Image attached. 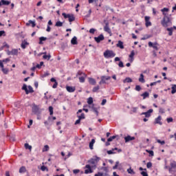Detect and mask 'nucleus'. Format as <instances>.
<instances>
[{"mask_svg": "<svg viewBox=\"0 0 176 176\" xmlns=\"http://www.w3.org/2000/svg\"><path fill=\"white\" fill-rule=\"evenodd\" d=\"M161 24L164 27V28H167L169 25H172L173 22L171 21V19H170V17L164 16L163 19L161 21Z\"/></svg>", "mask_w": 176, "mask_h": 176, "instance_id": "obj_1", "label": "nucleus"}, {"mask_svg": "<svg viewBox=\"0 0 176 176\" xmlns=\"http://www.w3.org/2000/svg\"><path fill=\"white\" fill-rule=\"evenodd\" d=\"M103 56L105 58H112L116 56V54L112 50H107L104 52Z\"/></svg>", "mask_w": 176, "mask_h": 176, "instance_id": "obj_2", "label": "nucleus"}, {"mask_svg": "<svg viewBox=\"0 0 176 176\" xmlns=\"http://www.w3.org/2000/svg\"><path fill=\"white\" fill-rule=\"evenodd\" d=\"M76 76H79L78 79L80 83H85V80H86V78L87 77V75H86V74L80 71L77 73Z\"/></svg>", "mask_w": 176, "mask_h": 176, "instance_id": "obj_3", "label": "nucleus"}, {"mask_svg": "<svg viewBox=\"0 0 176 176\" xmlns=\"http://www.w3.org/2000/svg\"><path fill=\"white\" fill-rule=\"evenodd\" d=\"M32 112L37 116H39L42 113V111H41V109H39V107L36 104H33V107H32Z\"/></svg>", "mask_w": 176, "mask_h": 176, "instance_id": "obj_4", "label": "nucleus"}, {"mask_svg": "<svg viewBox=\"0 0 176 176\" xmlns=\"http://www.w3.org/2000/svg\"><path fill=\"white\" fill-rule=\"evenodd\" d=\"M62 16H63L64 19H68L70 24L72 21H75V16L73 14H66L65 12L62 13Z\"/></svg>", "mask_w": 176, "mask_h": 176, "instance_id": "obj_5", "label": "nucleus"}, {"mask_svg": "<svg viewBox=\"0 0 176 176\" xmlns=\"http://www.w3.org/2000/svg\"><path fill=\"white\" fill-rule=\"evenodd\" d=\"M62 16H63L64 19H68L70 24L72 21H75V16L73 14H66L65 12L62 13Z\"/></svg>", "mask_w": 176, "mask_h": 176, "instance_id": "obj_6", "label": "nucleus"}, {"mask_svg": "<svg viewBox=\"0 0 176 176\" xmlns=\"http://www.w3.org/2000/svg\"><path fill=\"white\" fill-rule=\"evenodd\" d=\"M22 90H24L25 91V94H30V93H34V89L32 88V87L31 85H28L27 88V85L25 84H23L22 87Z\"/></svg>", "mask_w": 176, "mask_h": 176, "instance_id": "obj_7", "label": "nucleus"}, {"mask_svg": "<svg viewBox=\"0 0 176 176\" xmlns=\"http://www.w3.org/2000/svg\"><path fill=\"white\" fill-rule=\"evenodd\" d=\"M169 167V173L170 174H175L176 173V162L173 161V162L170 163Z\"/></svg>", "mask_w": 176, "mask_h": 176, "instance_id": "obj_8", "label": "nucleus"}, {"mask_svg": "<svg viewBox=\"0 0 176 176\" xmlns=\"http://www.w3.org/2000/svg\"><path fill=\"white\" fill-rule=\"evenodd\" d=\"M100 157H96V158H91V160H88V163H89V164H93L92 167H96V164L98 163Z\"/></svg>", "mask_w": 176, "mask_h": 176, "instance_id": "obj_9", "label": "nucleus"}, {"mask_svg": "<svg viewBox=\"0 0 176 176\" xmlns=\"http://www.w3.org/2000/svg\"><path fill=\"white\" fill-rule=\"evenodd\" d=\"M104 31L105 32H107V34H109L110 36H112V31L111 30V28H109V23L106 22L105 25L104 27Z\"/></svg>", "mask_w": 176, "mask_h": 176, "instance_id": "obj_10", "label": "nucleus"}, {"mask_svg": "<svg viewBox=\"0 0 176 176\" xmlns=\"http://www.w3.org/2000/svg\"><path fill=\"white\" fill-rule=\"evenodd\" d=\"M148 46L149 47H153L155 50H159V43L157 42L152 43L149 41Z\"/></svg>", "mask_w": 176, "mask_h": 176, "instance_id": "obj_11", "label": "nucleus"}, {"mask_svg": "<svg viewBox=\"0 0 176 176\" xmlns=\"http://www.w3.org/2000/svg\"><path fill=\"white\" fill-rule=\"evenodd\" d=\"M90 108L94 112V113H96V116H98V109H100V107H96L94 104H92Z\"/></svg>", "mask_w": 176, "mask_h": 176, "instance_id": "obj_12", "label": "nucleus"}, {"mask_svg": "<svg viewBox=\"0 0 176 176\" xmlns=\"http://www.w3.org/2000/svg\"><path fill=\"white\" fill-rule=\"evenodd\" d=\"M104 39H105V38L102 34H100L98 37H94V41H96L97 43H100V42H101V41H104Z\"/></svg>", "mask_w": 176, "mask_h": 176, "instance_id": "obj_13", "label": "nucleus"}, {"mask_svg": "<svg viewBox=\"0 0 176 176\" xmlns=\"http://www.w3.org/2000/svg\"><path fill=\"white\" fill-rule=\"evenodd\" d=\"M153 112V109H150L146 112H142L140 115H144L145 118H151V114Z\"/></svg>", "mask_w": 176, "mask_h": 176, "instance_id": "obj_14", "label": "nucleus"}, {"mask_svg": "<svg viewBox=\"0 0 176 176\" xmlns=\"http://www.w3.org/2000/svg\"><path fill=\"white\" fill-rule=\"evenodd\" d=\"M135 140V137H131L130 135H128L126 137H124V141L126 143L130 142V141H134Z\"/></svg>", "mask_w": 176, "mask_h": 176, "instance_id": "obj_15", "label": "nucleus"}, {"mask_svg": "<svg viewBox=\"0 0 176 176\" xmlns=\"http://www.w3.org/2000/svg\"><path fill=\"white\" fill-rule=\"evenodd\" d=\"M85 168H88V169H86L85 170V174H91V173H93V170L91 169V166H90V165L87 164L85 166Z\"/></svg>", "mask_w": 176, "mask_h": 176, "instance_id": "obj_16", "label": "nucleus"}, {"mask_svg": "<svg viewBox=\"0 0 176 176\" xmlns=\"http://www.w3.org/2000/svg\"><path fill=\"white\" fill-rule=\"evenodd\" d=\"M30 45V43H28L26 40L22 41V43L21 44V47L22 49H25L27 46Z\"/></svg>", "mask_w": 176, "mask_h": 176, "instance_id": "obj_17", "label": "nucleus"}, {"mask_svg": "<svg viewBox=\"0 0 176 176\" xmlns=\"http://www.w3.org/2000/svg\"><path fill=\"white\" fill-rule=\"evenodd\" d=\"M151 17L146 16L144 17V20L146 22V27H150V25H152V23H151V21H149Z\"/></svg>", "mask_w": 176, "mask_h": 176, "instance_id": "obj_18", "label": "nucleus"}, {"mask_svg": "<svg viewBox=\"0 0 176 176\" xmlns=\"http://www.w3.org/2000/svg\"><path fill=\"white\" fill-rule=\"evenodd\" d=\"M160 120H162V116H159L157 118L155 119V124L162 126V124H163V122Z\"/></svg>", "mask_w": 176, "mask_h": 176, "instance_id": "obj_19", "label": "nucleus"}, {"mask_svg": "<svg viewBox=\"0 0 176 176\" xmlns=\"http://www.w3.org/2000/svg\"><path fill=\"white\" fill-rule=\"evenodd\" d=\"M51 82H54V84L52 85V88L53 89H57V86H58V82H57V80H56V78H52L50 79Z\"/></svg>", "mask_w": 176, "mask_h": 176, "instance_id": "obj_20", "label": "nucleus"}, {"mask_svg": "<svg viewBox=\"0 0 176 176\" xmlns=\"http://www.w3.org/2000/svg\"><path fill=\"white\" fill-rule=\"evenodd\" d=\"M66 90L69 93H74V91H75V90H76V88H75V87L67 86V87H66Z\"/></svg>", "mask_w": 176, "mask_h": 176, "instance_id": "obj_21", "label": "nucleus"}, {"mask_svg": "<svg viewBox=\"0 0 176 176\" xmlns=\"http://www.w3.org/2000/svg\"><path fill=\"white\" fill-rule=\"evenodd\" d=\"M72 45H78V38L74 36L71 40Z\"/></svg>", "mask_w": 176, "mask_h": 176, "instance_id": "obj_22", "label": "nucleus"}, {"mask_svg": "<svg viewBox=\"0 0 176 176\" xmlns=\"http://www.w3.org/2000/svg\"><path fill=\"white\" fill-rule=\"evenodd\" d=\"M116 46L117 47H120V49H124V45H123V41H118Z\"/></svg>", "mask_w": 176, "mask_h": 176, "instance_id": "obj_23", "label": "nucleus"}, {"mask_svg": "<svg viewBox=\"0 0 176 176\" xmlns=\"http://www.w3.org/2000/svg\"><path fill=\"white\" fill-rule=\"evenodd\" d=\"M10 54H12V56H17V54H19V50L13 49L12 51H10Z\"/></svg>", "mask_w": 176, "mask_h": 176, "instance_id": "obj_24", "label": "nucleus"}, {"mask_svg": "<svg viewBox=\"0 0 176 176\" xmlns=\"http://www.w3.org/2000/svg\"><path fill=\"white\" fill-rule=\"evenodd\" d=\"M134 56H135V52L134 50H132L131 52V54H129V58H131V63H132L133 60H134Z\"/></svg>", "mask_w": 176, "mask_h": 176, "instance_id": "obj_25", "label": "nucleus"}, {"mask_svg": "<svg viewBox=\"0 0 176 176\" xmlns=\"http://www.w3.org/2000/svg\"><path fill=\"white\" fill-rule=\"evenodd\" d=\"M89 82L90 83V85H92L93 86L96 85V83H97V82L96 81V79L93 78H89Z\"/></svg>", "mask_w": 176, "mask_h": 176, "instance_id": "obj_26", "label": "nucleus"}, {"mask_svg": "<svg viewBox=\"0 0 176 176\" xmlns=\"http://www.w3.org/2000/svg\"><path fill=\"white\" fill-rule=\"evenodd\" d=\"M47 38L44 37V36H41L39 38V45H43V41H47Z\"/></svg>", "mask_w": 176, "mask_h": 176, "instance_id": "obj_27", "label": "nucleus"}, {"mask_svg": "<svg viewBox=\"0 0 176 176\" xmlns=\"http://www.w3.org/2000/svg\"><path fill=\"white\" fill-rule=\"evenodd\" d=\"M173 30H174V27L166 28V31H168L169 36H173Z\"/></svg>", "mask_w": 176, "mask_h": 176, "instance_id": "obj_28", "label": "nucleus"}, {"mask_svg": "<svg viewBox=\"0 0 176 176\" xmlns=\"http://www.w3.org/2000/svg\"><path fill=\"white\" fill-rule=\"evenodd\" d=\"M94 144H96V140L92 139L89 142V148L94 149L93 146H94Z\"/></svg>", "mask_w": 176, "mask_h": 176, "instance_id": "obj_29", "label": "nucleus"}, {"mask_svg": "<svg viewBox=\"0 0 176 176\" xmlns=\"http://www.w3.org/2000/svg\"><path fill=\"white\" fill-rule=\"evenodd\" d=\"M141 96L143 97V100H145V98H148V97H149V92L146 91L142 94Z\"/></svg>", "mask_w": 176, "mask_h": 176, "instance_id": "obj_30", "label": "nucleus"}, {"mask_svg": "<svg viewBox=\"0 0 176 176\" xmlns=\"http://www.w3.org/2000/svg\"><path fill=\"white\" fill-rule=\"evenodd\" d=\"M131 82H133V80L131 78H129V77H126L123 80V83H131Z\"/></svg>", "mask_w": 176, "mask_h": 176, "instance_id": "obj_31", "label": "nucleus"}, {"mask_svg": "<svg viewBox=\"0 0 176 176\" xmlns=\"http://www.w3.org/2000/svg\"><path fill=\"white\" fill-rule=\"evenodd\" d=\"M27 171V169L25 168V166H21L20 168H19V173L20 174H23L24 173H25Z\"/></svg>", "mask_w": 176, "mask_h": 176, "instance_id": "obj_32", "label": "nucleus"}, {"mask_svg": "<svg viewBox=\"0 0 176 176\" xmlns=\"http://www.w3.org/2000/svg\"><path fill=\"white\" fill-rule=\"evenodd\" d=\"M1 71L5 75H8V74H9V69L5 68L4 67L1 68Z\"/></svg>", "mask_w": 176, "mask_h": 176, "instance_id": "obj_33", "label": "nucleus"}, {"mask_svg": "<svg viewBox=\"0 0 176 176\" xmlns=\"http://www.w3.org/2000/svg\"><path fill=\"white\" fill-rule=\"evenodd\" d=\"M117 137H119V135L111 136L110 138H109L107 139L108 142H112V141H113V140H115V138H117Z\"/></svg>", "mask_w": 176, "mask_h": 176, "instance_id": "obj_34", "label": "nucleus"}, {"mask_svg": "<svg viewBox=\"0 0 176 176\" xmlns=\"http://www.w3.org/2000/svg\"><path fill=\"white\" fill-rule=\"evenodd\" d=\"M139 82H140L141 83H145V79H144V74H140V77L139 78Z\"/></svg>", "mask_w": 176, "mask_h": 176, "instance_id": "obj_35", "label": "nucleus"}, {"mask_svg": "<svg viewBox=\"0 0 176 176\" xmlns=\"http://www.w3.org/2000/svg\"><path fill=\"white\" fill-rule=\"evenodd\" d=\"M168 8H164L163 9L161 10V12H162V14L164 16H167V14L165 12H168Z\"/></svg>", "mask_w": 176, "mask_h": 176, "instance_id": "obj_36", "label": "nucleus"}, {"mask_svg": "<svg viewBox=\"0 0 176 176\" xmlns=\"http://www.w3.org/2000/svg\"><path fill=\"white\" fill-rule=\"evenodd\" d=\"M43 58L44 60H50V58H52V55H50V54H49L48 55H43Z\"/></svg>", "mask_w": 176, "mask_h": 176, "instance_id": "obj_37", "label": "nucleus"}, {"mask_svg": "<svg viewBox=\"0 0 176 176\" xmlns=\"http://www.w3.org/2000/svg\"><path fill=\"white\" fill-rule=\"evenodd\" d=\"M30 24H32V27L34 28L35 27V25H36V24L35 23V21H29L28 23H26V25H30Z\"/></svg>", "mask_w": 176, "mask_h": 176, "instance_id": "obj_38", "label": "nucleus"}, {"mask_svg": "<svg viewBox=\"0 0 176 176\" xmlns=\"http://www.w3.org/2000/svg\"><path fill=\"white\" fill-rule=\"evenodd\" d=\"M172 91H171V94H175L176 93V85H172Z\"/></svg>", "mask_w": 176, "mask_h": 176, "instance_id": "obj_39", "label": "nucleus"}, {"mask_svg": "<svg viewBox=\"0 0 176 176\" xmlns=\"http://www.w3.org/2000/svg\"><path fill=\"white\" fill-rule=\"evenodd\" d=\"M127 173L129 174H131L132 175H134V174H135V172H134V170H133L131 167L127 169Z\"/></svg>", "mask_w": 176, "mask_h": 176, "instance_id": "obj_40", "label": "nucleus"}, {"mask_svg": "<svg viewBox=\"0 0 176 176\" xmlns=\"http://www.w3.org/2000/svg\"><path fill=\"white\" fill-rule=\"evenodd\" d=\"M1 5H5V6L10 5V1H6V0H1Z\"/></svg>", "mask_w": 176, "mask_h": 176, "instance_id": "obj_41", "label": "nucleus"}, {"mask_svg": "<svg viewBox=\"0 0 176 176\" xmlns=\"http://www.w3.org/2000/svg\"><path fill=\"white\" fill-rule=\"evenodd\" d=\"M100 90V86L97 85L96 87H94L92 89L93 93H97Z\"/></svg>", "mask_w": 176, "mask_h": 176, "instance_id": "obj_42", "label": "nucleus"}, {"mask_svg": "<svg viewBox=\"0 0 176 176\" xmlns=\"http://www.w3.org/2000/svg\"><path fill=\"white\" fill-rule=\"evenodd\" d=\"M87 104H88L89 105H92V104H93V98L89 97V98L87 99Z\"/></svg>", "mask_w": 176, "mask_h": 176, "instance_id": "obj_43", "label": "nucleus"}, {"mask_svg": "<svg viewBox=\"0 0 176 176\" xmlns=\"http://www.w3.org/2000/svg\"><path fill=\"white\" fill-rule=\"evenodd\" d=\"M25 149H29V151H31V149H32V146H30L28 143L25 144Z\"/></svg>", "mask_w": 176, "mask_h": 176, "instance_id": "obj_44", "label": "nucleus"}, {"mask_svg": "<svg viewBox=\"0 0 176 176\" xmlns=\"http://www.w3.org/2000/svg\"><path fill=\"white\" fill-rule=\"evenodd\" d=\"M77 118L82 120V119H85L86 117L85 116V113H82L80 116H77Z\"/></svg>", "mask_w": 176, "mask_h": 176, "instance_id": "obj_45", "label": "nucleus"}, {"mask_svg": "<svg viewBox=\"0 0 176 176\" xmlns=\"http://www.w3.org/2000/svg\"><path fill=\"white\" fill-rule=\"evenodd\" d=\"M56 27H63V22L58 21L56 24H55Z\"/></svg>", "mask_w": 176, "mask_h": 176, "instance_id": "obj_46", "label": "nucleus"}, {"mask_svg": "<svg viewBox=\"0 0 176 176\" xmlns=\"http://www.w3.org/2000/svg\"><path fill=\"white\" fill-rule=\"evenodd\" d=\"M107 152L109 155H115V153H116V152H115L113 148L111 150L107 151Z\"/></svg>", "mask_w": 176, "mask_h": 176, "instance_id": "obj_47", "label": "nucleus"}, {"mask_svg": "<svg viewBox=\"0 0 176 176\" xmlns=\"http://www.w3.org/2000/svg\"><path fill=\"white\" fill-rule=\"evenodd\" d=\"M0 36H6V32L5 30H0Z\"/></svg>", "mask_w": 176, "mask_h": 176, "instance_id": "obj_48", "label": "nucleus"}, {"mask_svg": "<svg viewBox=\"0 0 176 176\" xmlns=\"http://www.w3.org/2000/svg\"><path fill=\"white\" fill-rule=\"evenodd\" d=\"M42 65H43V62H41L40 64H37L36 65V67L38 68V69H41V68H42Z\"/></svg>", "mask_w": 176, "mask_h": 176, "instance_id": "obj_49", "label": "nucleus"}, {"mask_svg": "<svg viewBox=\"0 0 176 176\" xmlns=\"http://www.w3.org/2000/svg\"><path fill=\"white\" fill-rule=\"evenodd\" d=\"M151 38V35H146L142 38V41H146V39H149Z\"/></svg>", "mask_w": 176, "mask_h": 176, "instance_id": "obj_50", "label": "nucleus"}, {"mask_svg": "<svg viewBox=\"0 0 176 176\" xmlns=\"http://www.w3.org/2000/svg\"><path fill=\"white\" fill-rule=\"evenodd\" d=\"M157 142H158V144H161L162 145H164V144H166L164 140H160L159 139L157 140Z\"/></svg>", "mask_w": 176, "mask_h": 176, "instance_id": "obj_51", "label": "nucleus"}, {"mask_svg": "<svg viewBox=\"0 0 176 176\" xmlns=\"http://www.w3.org/2000/svg\"><path fill=\"white\" fill-rule=\"evenodd\" d=\"M49 111H50V115H53V107L50 106L49 107Z\"/></svg>", "mask_w": 176, "mask_h": 176, "instance_id": "obj_52", "label": "nucleus"}, {"mask_svg": "<svg viewBox=\"0 0 176 176\" xmlns=\"http://www.w3.org/2000/svg\"><path fill=\"white\" fill-rule=\"evenodd\" d=\"M135 90H136V91H141V86L140 85H136Z\"/></svg>", "mask_w": 176, "mask_h": 176, "instance_id": "obj_53", "label": "nucleus"}, {"mask_svg": "<svg viewBox=\"0 0 176 176\" xmlns=\"http://www.w3.org/2000/svg\"><path fill=\"white\" fill-rule=\"evenodd\" d=\"M118 166H119V161H117L116 162V164L114 166H113V170H116V168H118Z\"/></svg>", "mask_w": 176, "mask_h": 176, "instance_id": "obj_54", "label": "nucleus"}, {"mask_svg": "<svg viewBox=\"0 0 176 176\" xmlns=\"http://www.w3.org/2000/svg\"><path fill=\"white\" fill-rule=\"evenodd\" d=\"M146 152H147L148 153H149V155H151V156H154L153 151L146 150Z\"/></svg>", "mask_w": 176, "mask_h": 176, "instance_id": "obj_55", "label": "nucleus"}, {"mask_svg": "<svg viewBox=\"0 0 176 176\" xmlns=\"http://www.w3.org/2000/svg\"><path fill=\"white\" fill-rule=\"evenodd\" d=\"M118 66L120 68H123V67H124V65L123 64V63L122 62V60H120L119 63H118Z\"/></svg>", "mask_w": 176, "mask_h": 176, "instance_id": "obj_56", "label": "nucleus"}, {"mask_svg": "<svg viewBox=\"0 0 176 176\" xmlns=\"http://www.w3.org/2000/svg\"><path fill=\"white\" fill-rule=\"evenodd\" d=\"M105 80H105V76H102L101 77V81H102V82H103V84L107 83V82H106Z\"/></svg>", "mask_w": 176, "mask_h": 176, "instance_id": "obj_57", "label": "nucleus"}, {"mask_svg": "<svg viewBox=\"0 0 176 176\" xmlns=\"http://www.w3.org/2000/svg\"><path fill=\"white\" fill-rule=\"evenodd\" d=\"M140 174L142 176H148V173H146V171H142Z\"/></svg>", "mask_w": 176, "mask_h": 176, "instance_id": "obj_58", "label": "nucleus"}, {"mask_svg": "<svg viewBox=\"0 0 176 176\" xmlns=\"http://www.w3.org/2000/svg\"><path fill=\"white\" fill-rule=\"evenodd\" d=\"M166 121L168 123H171V122L173 121V118H166Z\"/></svg>", "mask_w": 176, "mask_h": 176, "instance_id": "obj_59", "label": "nucleus"}, {"mask_svg": "<svg viewBox=\"0 0 176 176\" xmlns=\"http://www.w3.org/2000/svg\"><path fill=\"white\" fill-rule=\"evenodd\" d=\"M146 167L147 168H151V167H152V162H148L146 164Z\"/></svg>", "mask_w": 176, "mask_h": 176, "instance_id": "obj_60", "label": "nucleus"}, {"mask_svg": "<svg viewBox=\"0 0 176 176\" xmlns=\"http://www.w3.org/2000/svg\"><path fill=\"white\" fill-rule=\"evenodd\" d=\"M74 174H78V173H80V170L79 169H74L73 170Z\"/></svg>", "mask_w": 176, "mask_h": 176, "instance_id": "obj_61", "label": "nucleus"}, {"mask_svg": "<svg viewBox=\"0 0 176 176\" xmlns=\"http://www.w3.org/2000/svg\"><path fill=\"white\" fill-rule=\"evenodd\" d=\"M3 47L5 48V47H7V49H9L10 46L8 45V43H6V42H4L3 43Z\"/></svg>", "mask_w": 176, "mask_h": 176, "instance_id": "obj_62", "label": "nucleus"}, {"mask_svg": "<svg viewBox=\"0 0 176 176\" xmlns=\"http://www.w3.org/2000/svg\"><path fill=\"white\" fill-rule=\"evenodd\" d=\"M3 63H9V61H10V59L9 58H7L6 59H3L1 60Z\"/></svg>", "mask_w": 176, "mask_h": 176, "instance_id": "obj_63", "label": "nucleus"}, {"mask_svg": "<svg viewBox=\"0 0 176 176\" xmlns=\"http://www.w3.org/2000/svg\"><path fill=\"white\" fill-rule=\"evenodd\" d=\"M94 32H96V29H94V28H91V29L89 30V33H90V34H94Z\"/></svg>", "mask_w": 176, "mask_h": 176, "instance_id": "obj_64", "label": "nucleus"}]
</instances>
